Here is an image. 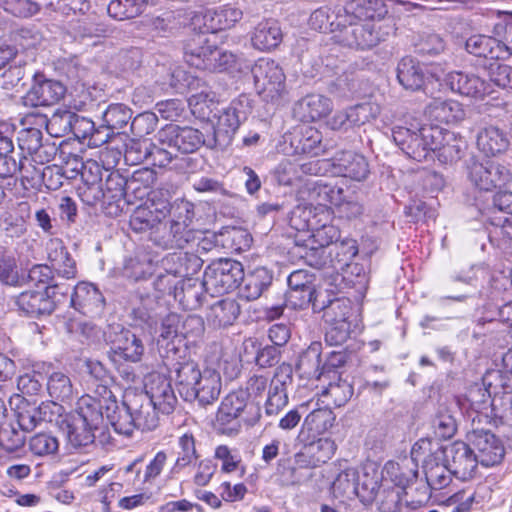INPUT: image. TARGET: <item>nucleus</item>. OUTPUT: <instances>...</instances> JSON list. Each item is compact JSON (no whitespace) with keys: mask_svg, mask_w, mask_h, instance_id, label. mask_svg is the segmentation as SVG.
I'll return each instance as SVG.
<instances>
[{"mask_svg":"<svg viewBox=\"0 0 512 512\" xmlns=\"http://www.w3.org/2000/svg\"><path fill=\"white\" fill-rule=\"evenodd\" d=\"M173 372L177 390L185 401H197L200 406L206 407L218 400L222 382L216 370H201L195 361L188 359L175 363Z\"/></svg>","mask_w":512,"mask_h":512,"instance_id":"f257e3e1","label":"nucleus"},{"mask_svg":"<svg viewBox=\"0 0 512 512\" xmlns=\"http://www.w3.org/2000/svg\"><path fill=\"white\" fill-rule=\"evenodd\" d=\"M68 442L74 448L93 444L96 438L101 444L109 442L107 423L99 413L96 402L88 397H80L76 413L62 422Z\"/></svg>","mask_w":512,"mask_h":512,"instance_id":"f03ea898","label":"nucleus"},{"mask_svg":"<svg viewBox=\"0 0 512 512\" xmlns=\"http://www.w3.org/2000/svg\"><path fill=\"white\" fill-rule=\"evenodd\" d=\"M244 278L243 265L232 259H219L212 262L204 272L202 283L198 287H189L183 290L187 301L195 302L192 308L202 305V288L211 295L224 294L240 287Z\"/></svg>","mask_w":512,"mask_h":512,"instance_id":"7ed1b4c3","label":"nucleus"},{"mask_svg":"<svg viewBox=\"0 0 512 512\" xmlns=\"http://www.w3.org/2000/svg\"><path fill=\"white\" fill-rule=\"evenodd\" d=\"M435 130L436 125L396 126L392 130V137L396 145L409 158L421 162L432 157L434 145L430 138L432 134H435Z\"/></svg>","mask_w":512,"mask_h":512,"instance_id":"20e7f679","label":"nucleus"},{"mask_svg":"<svg viewBox=\"0 0 512 512\" xmlns=\"http://www.w3.org/2000/svg\"><path fill=\"white\" fill-rule=\"evenodd\" d=\"M391 27L378 22L357 23L346 19L340 30V41L357 50H369L386 41Z\"/></svg>","mask_w":512,"mask_h":512,"instance_id":"39448f33","label":"nucleus"},{"mask_svg":"<svg viewBox=\"0 0 512 512\" xmlns=\"http://www.w3.org/2000/svg\"><path fill=\"white\" fill-rule=\"evenodd\" d=\"M246 97L233 100L220 111L214 127L213 137L208 147L224 149L229 146L241 122L246 119L249 110Z\"/></svg>","mask_w":512,"mask_h":512,"instance_id":"423d86ee","label":"nucleus"},{"mask_svg":"<svg viewBox=\"0 0 512 512\" xmlns=\"http://www.w3.org/2000/svg\"><path fill=\"white\" fill-rule=\"evenodd\" d=\"M257 92L266 102L277 101L285 90V75L277 62L259 59L251 69Z\"/></svg>","mask_w":512,"mask_h":512,"instance_id":"0eeeda50","label":"nucleus"},{"mask_svg":"<svg viewBox=\"0 0 512 512\" xmlns=\"http://www.w3.org/2000/svg\"><path fill=\"white\" fill-rule=\"evenodd\" d=\"M436 453L443 457L450 471L457 478L465 481L474 476L478 461L470 443L455 441L446 446H437Z\"/></svg>","mask_w":512,"mask_h":512,"instance_id":"6e6552de","label":"nucleus"},{"mask_svg":"<svg viewBox=\"0 0 512 512\" xmlns=\"http://www.w3.org/2000/svg\"><path fill=\"white\" fill-rule=\"evenodd\" d=\"M67 92L66 86L59 80L47 78L43 73L37 72L33 76L32 84L22 101L25 107H48L60 102Z\"/></svg>","mask_w":512,"mask_h":512,"instance_id":"1a4fd4ad","label":"nucleus"},{"mask_svg":"<svg viewBox=\"0 0 512 512\" xmlns=\"http://www.w3.org/2000/svg\"><path fill=\"white\" fill-rule=\"evenodd\" d=\"M106 341L111 344L114 354L125 361L138 363L145 353V345L140 336L123 327L121 324H111L105 332Z\"/></svg>","mask_w":512,"mask_h":512,"instance_id":"9d476101","label":"nucleus"},{"mask_svg":"<svg viewBox=\"0 0 512 512\" xmlns=\"http://www.w3.org/2000/svg\"><path fill=\"white\" fill-rule=\"evenodd\" d=\"M157 141L167 144L168 148L173 149L176 153L183 154L193 153L202 145L208 146V141L203 133L192 127H180L178 125L169 124L160 129L156 135Z\"/></svg>","mask_w":512,"mask_h":512,"instance_id":"9b49d317","label":"nucleus"},{"mask_svg":"<svg viewBox=\"0 0 512 512\" xmlns=\"http://www.w3.org/2000/svg\"><path fill=\"white\" fill-rule=\"evenodd\" d=\"M467 169L471 183L483 191H491L512 181V172L506 166L493 161L480 163L472 160Z\"/></svg>","mask_w":512,"mask_h":512,"instance_id":"f8f14e48","label":"nucleus"},{"mask_svg":"<svg viewBox=\"0 0 512 512\" xmlns=\"http://www.w3.org/2000/svg\"><path fill=\"white\" fill-rule=\"evenodd\" d=\"M194 206L188 201H180L172 209L170 220L173 232V249H183L200 239L201 232L191 228Z\"/></svg>","mask_w":512,"mask_h":512,"instance_id":"ddd939ff","label":"nucleus"},{"mask_svg":"<svg viewBox=\"0 0 512 512\" xmlns=\"http://www.w3.org/2000/svg\"><path fill=\"white\" fill-rule=\"evenodd\" d=\"M104 213L111 217L119 216L125 207L133 203L130 194L126 192L128 180L122 176L119 171H110L105 168Z\"/></svg>","mask_w":512,"mask_h":512,"instance_id":"4468645a","label":"nucleus"},{"mask_svg":"<svg viewBox=\"0 0 512 512\" xmlns=\"http://www.w3.org/2000/svg\"><path fill=\"white\" fill-rule=\"evenodd\" d=\"M467 440L476 452L478 463L483 466H494L503 460L505 455L504 445L491 431L473 430L467 434Z\"/></svg>","mask_w":512,"mask_h":512,"instance_id":"2eb2a0df","label":"nucleus"},{"mask_svg":"<svg viewBox=\"0 0 512 512\" xmlns=\"http://www.w3.org/2000/svg\"><path fill=\"white\" fill-rule=\"evenodd\" d=\"M434 133L430 138L434 145L432 156L435 155L441 163L450 165L461 160L468 147L464 138L439 126H436Z\"/></svg>","mask_w":512,"mask_h":512,"instance_id":"dca6fc26","label":"nucleus"},{"mask_svg":"<svg viewBox=\"0 0 512 512\" xmlns=\"http://www.w3.org/2000/svg\"><path fill=\"white\" fill-rule=\"evenodd\" d=\"M70 305L79 313L93 318L103 313L105 298L94 284L83 281L74 287Z\"/></svg>","mask_w":512,"mask_h":512,"instance_id":"f3484780","label":"nucleus"},{"mask_svg":"<svg viewBox=\"0 0 512 512\" xmlns=\"http://www.w3.org/2000/svg\"><path fill=\"white\" fill-rule=\"evenodd\" d=\"M184 57L188 65L199 70L215 71L214 51L216 46L210 44L205 33L195 35L184 48Z\"/></svg>","mask_w":512,"mask_h":512,"instance_id":"a211bd4d","label":"nucleus"},{"mask_svg":"<svg viewBox=\"0 0 512 512\" xmlns=\"http://www.w3.org/2000/svg\"><path fill=\"white\" fill-rule=\"evenodd\" d=\"M388 9L383 0H348L343 7L338 8V16L346 19L375 22L383 19Z\"/></svg>","mask_w":512,"mask_h":512,"instance_id":"6ab92c4d","label":"nucleus"},{"mask_svg":"<svg viewBox=\"0 0 512 512\" xmlns=\"http://www.w3.org/2000/svg\"><path fill=\"white\" fill-rule=\"evenodd\" d=\"M47 259L54 275L62 279H74L77 276L75 260L71 257L63 241L59 238L50 239L46 245Z\"/></svg>","mask_w":512,"mask_h":512,"instance_id":"aec40b11","label":"nucleus"},{"mask_svg":"<svg viewBox=\"0 0 512 512\" xmlns=\"http://www.w3.org/2000/svg\"><path fill=\"white\" fill-rule=\"evenodd\" d=\"M146 393L154 407L163 414H170L177 404V397L170 381L160 374L153 375L145 385Z\"/></svg>","mask_w":512,"mask_h":512,"instance_id":"412c9836","label":"nucleus"},{"mask_svg":"<svg viewBox=\"0 0 512 512\" xmlns=\"http://www.w3.org/2000/svg\"><path fill=\"white\" fill-rule=\"evenodd\" d=\"M125 405H128L135 419L137 429L153 430L158 425V416L156 407L149 400V397L143 393L127 394L125 396Z\"/></svg>","mask_w":512,"mask_h":512,"instance_id":"4be33fe9","label":"nucleus"},{"mask_svg":"<svg viewBox=\"0 0 512 512\" xmlns=\"http://www.w3.org/2000/svg\"><path fill=\"white\" fill-rule=\"evenodd\" d=\"M54 408L59 410L61 407L54 401L41 403L39 406L29 403L19 406L16 412L17 426L25 433L34 430L42 422H52Z\"/></svg>","mask_w":512,"mask_h":512,"instance_id":"5701e85b","label":"nucleus"},{"mask_svg":"<svg viewBox=\"0 0 512 512\" xmlns=\"http://www.w3.org/2000/svg\"><path fill=\"white\" fill-rule=\"evenodd\" d=\"M336 172L355 181H364L369 173V164L366 158L352 151H342L333 158Z\"/></svg>","mask_w":512,"mask_h":512,"instance_id":"b1692460","label":"nucleus"},{"mask_svg":"<svg viewBox=\"0 0 512 512\" xmlns=\"http://www.w3.org/2000/svg\"><path fill=\"white\" fill-rule=\"evenodd\" d=\"M16 303L20 310L31 317L50 315L56 307V300L51 298L46 288L42 291H24L17 297Z\"/></svg>","mask_w":512,"mask_h":512,"instance_id":"393cba45","label":"nucleus"},{"mask_svg":"<svg viewBox=\"0 0 512 512\" xmlns=\"http://www.w3.org/2000/svg\"><path fill=\"white\" fill-rule=\"evenodd\" d=\"M283 40L280 23L272 18L259 22L251 32L250 41L253 48L260 51H271Z\"/></svg>","mask_w":512,"mask_h":512,"instance_id":"a878e982","label":"nucleus"},{"mask_svg":"<svg viewBox=\"0 0 512 512\" xmlns=\"http://www.w3.org/2000/svg\"><path fill=\"white\" fill-rule=\"evenodd\" d=\"M333 109L331 99L321 94H308L294 106V115L303 122L315 121L330 114Z\"/></svg>","mask_w":512,"mask_h":512,"instance_id":"bb28decb","label":"nucleus"},{"mask_svg":"<svg viewBox=\"0 0 512 512\" xmlns=\"http://www.w3.org/2000/svg\"><path fill=\"white\" fill-rule=\"evenodd\" d=\"M476 144L486 156L494 157L507 151L510 140L506 131L495 125H488L478 131Z\"/></svg>","mask_w":512,"mask_h":512,"instance_id":"cd10ccee","label":"nucleus"},{"mask_svg":"<svg viewBox=\"0 0 512 512\" xmlns=\"http://www.w3.org/2000/svg\"><path fill=\"white\" fill-rule=\"evenodd\" d=\"M396 76L399 84L410 91L421 90L426 78L423 65L411 56L400 59L396 67Z\"/></svg>","mask_w":512,"mask_h":512,"instance_id":"c85d7f7f","label":"nucleus"},{"mask_svg":"<svg viewBox=\"0 0 512 512\" xmlns=\"http://www.w3.org/2000/svg\"><path fill=\"white\" fill-rule=\"evenodd\" d=\"M445 82L456 93L467 97H482L486 91V83L474 73L453 71L445 76Z\"/></svg>","mask_w":512,"mask_h":512,"instance_id":"c756f323","label":"nucleus"},{"mask_svg":"<svg viewBox=\"0 0 512 512\" xmlns=\"http://www.w3.org/2000/svg\"><path fill=\"white\" fill-rule=\"evenodd\" d=\"M157 298V296H151L149 294H137L135 299L132 301V307L129 314L134 325H146L151 329L157 325V309L159 307Z\"/></svg>","mask_w":512,"mask_h":512,"instance_id":"7c9ffc66","label":"nucleus"},{"mask_svg":"<svg viewBox=\"0 0 512 512\" xmlns=\"http://www.w3.org/2000/svg\"><path fill=\"white\" fill-rule=\"evenodd\" d=\"M202 265L203 260L195 253H171L162 259L163 270L174 273L179 279L197 274Z\"/></svg>","mask_w":512,"mask_h":512,"instance_id":"2f4dec72","label":"nucleus"},{"mask_svg":"<svg viewBox=\"0 0 512 512\" xmlns=\"http://www.w3.org/2000/svg\"><path fill=\"white\" fill-rule=\"evenodd\" d=\"M512 218V192L498 191L492 197V204L487 209L486 221L492 228L489 231H496L504 228Z\"/></svg>","mask_w":512,"mask_h":512,"instance_id":"473e14b6","label":"nucleus"},{"mask_svg":"<svg viewBox=\"0 0 512 512\" xmlns=\"http://www.w3.org/2000/svg\"><path fill=\"white\" fill-rule=\"evenodd\" d=\"M426 114L434 121L445 124H456L465 118V111L456 100L434 98L426 107Z\"/></svg>","mask_w":512,"mask_h":512,"instance_id":"72a5a7b5","label":"nucleus"},{"mask_svg":"<svg viewBox=\"0 0 512 512\" xmlns=\"http://www.w3.org/2000/svg\"><path fill=\"white\" fill-rule=\"evenodd\" d=\"M240 312V305L235 299L225 298L209 307L206 319L214 328H225L234 324Z\"/></svg>","mask_w":512,"mask_h":512,"instance_id":"f704fd0d","label":"nucleus"},{"mask_svg":"<svg viewBox=\"0 0 512 512\" xmlns=\"http://www.w3.org/2000/svg\"><path fill=\"white\" fill-rule=\"evenodd\" d=\"M243 17L241 9L232 5H224L209 9L203 14L206 31L216 32L233 27Z\"/></svg>","mask_w":512,"mask_h":512,"instance_id":"c9c22d12","label":"nucleus"},{"mask_svg":"<svg viewBox=\"0 0 512 512\" xmlns=\"http://www.w3.org/2000/svg\"><path fill=\"white\" fill-rule=\"evenodd\" d=\"M273 275L265 267H258L252 272L244 275L242 286L240 287V296L248 301L258 299L262 293L272 284Z\"/></svg>","mask_w":512,"mask_h":512,"instance_id":"e433bc0d","label":"nucleus"},{"mask_svg":"<svg viewBox=\"0 0 512 512\" xmlns=\"http://www.w3.org/2000/svg\"><path fill=\"white\" fill-rule=\"evenodd\" d=\"M479 276H481L483 280H488L489 282L493 280L486 269L480 267L475 268L474 266H472L469 271H462L452 275L447 283V287L452 290L455 288L456 284L462 283L465 286V289H463L459 294L448 295L445 299L457 302L465 301L472 295L468 288H476Z\"/></svg>","mask_w":512,"mask_h":512,"instance_id":"4c0bfd02","label":"nucleus"},{"mask_svg":"<svg viewBox=\"0 0 512 512\" xmlns=\"http://www.w3.org/2000/svg\"><path fill=\"white\" fill-rule=\"evenodd\" d=\"M432 457L433 455H429L423 460L425 479L431 489L441 490L450 484L453 473L446 462L439 463V460L443 458L441 455Z\"/></svg>","mask_w":512,"mask_h":512,"instance_id":"58836bf2","label":"nucleus"},{"mask_svg":"<svg viewBox=\"0 0 512 512\" xmlns=\"http://www.w3.org/2000/svg\"><path fill=\"white\" fill-rule=\"evenodd\" d=\"M313 311H323L324 321L328 325L351 323L349 318L352 315V303L346 298L330 300L327 305L314 302Z\"/></svg>","mask_w":512,"mask_h":512,"instance_id":"ea45409f","label":"nucleus"},{"mask_svg":"<svg viewBox=\"0 0 512 512\" xmlns=\"http://www.w3.org/2000/svg\"><path fill=\"white\" fill-rule=\"evenodd\" d=\"M247 401V393L244 390L229 393L219 406L217 421L226 425L236 420L247 407Z\"/></svg>","mask_w":512,"mask_h":512,"instance_id":"a19ab883","label":"nucleus"},{"mask_svg":"<svg viewBox=\"0 0 512 512\" xmlns=\"http://www.w3.org/2000/svg\"><path fill=\"white\" fill-rule=\"evenodd\" d=\"M74 112L70 110H57L51 118L45 115H36L40 125L46 127L47 132L54 137H64L71 133ZM34 115H27L26 121Z\"/></svg>","mask_w":512,"mask_h":512,"instance_id":"79ce46f5","label":"nucleus"},{"mask_svg":"<svg viewBox=\"0 0 512 512\" xmlns=\"http://www.w3.org/2000/svg\"><path fill=\"white\" fill-rule=\"evenodd\" d=\"M104 419L113 427L114 431L120 435L131 436L135 429V419L132 415L128 405H125V400L119 406L116 402V407L104 410Z\"/></svg>","mask_w":512,"mask_h":512,"instance_id":"37998d69","label":"nucleus"},{"mask_svg":"<svg viewBox=\"0 0 512 512\" xmlns=\"http://www.w3.org/2000/svg\"><path fill=\"white\" fill-rule=\"evenodd\" d=\"M353 386L346 380L341 378L337 382H330L320 394L322 403L326 406L342 407L344 406L353 396Z\"/></svg>","mask_w":512,"mask_h":512,"instance_id":"c03bdc74","label":"nucleus"},{"mask_svg":"<svg viewBox=\"0 0 512 512\" xmlns=\"http://www.w3.org/2000/svg\"><path fill=\"white\" fill-rule=\"evenodd\" d=\"M155 263L149 255L141 253L125 261L123 275L135 282L146 280L155 272Z\"/></svg>","mask_w":512,"mask_h":512,"instance_id":"a18cd8bd","label":"nucleus"},{"mask_svg":"<svg viewBox=\"0 0 512 512\" xmlns=\"http://www.w3.org/2000/svg\"><path fill=\"white\" fill-rule=\"evenodd\" d=\"M338 8L331 10L327 7L316 9L309 18V25L312 29L322 33L341 30L345 20L344 16H338Z\"/></svg>","mask_w":512,"mask_h":512,"instance_id":"49530a36","label":"nucleus"},{"mask_svg":"<svg viewBox=\"0 0 512 512\" xmlns=\"http://www.w3.org/2000/svg\"><path fill=\"white\" fill-rule=\"evenodd\" d=\"M499 378V371H490L483 376L482 386L475 384L470 387L467 398L473 407L481 409L489 402L491 395L497 393V387L493 385V380Z\"/></svg>","mask_w":512,"mask_h":512,"instance_id":"de8ad7c7","label":"nucleus"},{"mask_svg":"<svg viewBox=\"0 0 512 512\" xmlns=\"http://www.w3.org/2000/svg\"><path fill=\"white\" fill-rule=\"evenodd\" d=\"M321 344L312 343L306 351H304L298 360L297 371L301 377L319 378L322 374L321 369Z\"/></svg>","mask_w":512,"mask_h":512,"instance_id":"09e8293b","label":"nucleus"},{"mask_svg":"<svg viewBox=\"0 0 512 512\" xmlns=\"http://www.w3.org/2000/svg\"><path fill=\"white\" fill-rule=\"evenodd\" d=\"M334 494L351 499L355 495L363 496L360 490L359 474L355 468H347L340 472L332 484Z\"/></svg>","mask_w":512,"mask_h":512,"instance_id":"8fccbe9b","label":"nucleus"},{"mask_svg":"<svg viewBox=\"0 0 512 512\" xmlns=\"http://www.w3.org/2000/svg\"><path fill=\"white\" fill-rule=\"evenodd\" d=\"M132 114V110L125 104L115 103L107 107L102 115V120L105 126L117 135L129 124Z\"/></svg>","mask_w":512,"mask_h":512,"instance_id":"3c124183","label":"nucleus"},{"mask_svg":"<svg viewBox=\"0 0 512 512\" xmlns=\"http://www.w3.org/2000/svg\"><path fill=\"white\" fill-rule=\"evenodd\" d=\"M465 48L468 53L476 57L490 59H501L499 54L498 42L494 37L485 35H473L467 39Z\"/></svg>","mask_w":512,"mask_h":512,"instance_id":"603ef678","label":"nucleus"},{"mask_svg":"<svg viewBox=\"0 0 512 512\" xmlns=\"http://www.w3.org/2000/svg\"><path fill=\"white\" fill-rule=\"evenodd\" d=\"M147 3V0H112L107 11L112 18L122 21L142 14Z\"/></svg>","mask_w":512,"mask_h":512,"instance_id":"864d4df0","label":"nucleus"},{"mask_svg":"<svg viewBox=\"0 0 512 512\" xmlns=\"http://www.w3.org/2000/svg\"><path fill=\"white\" fill-rule=\"evenodd\" d=\"M294 253L313 268L321 269L326 264L325 248L309 238L302 243L297 241Z\"/></svg>","mask_w":512,"mask_h":512,"instance_id":"5fc2aeb1","label":"nucleus"},{"mask_svg":"<svg viewBox=\"0 0 512 512\" xmlns=\"http://www.w3.org/2000/svg\"><path fill=\"white\" fill-rule=\"evenodd\" d=\"M47 391L52 399L62 402L72 399L74 394L71 379L63 372H53L48 377Z\"/></svg>","mask_w":512,"mask_h":512,"instance_id":"6e6d98bb","label":"nucleus"},{"mask_svg":"<svg viewBox=\"0 0 512 512\" xmlns=\"http://www.w3.org/2000/svg\"><path fill=\"white\" fill-rule=\"evenodd\" d=\"M172 473H180L198 458L195 439L191 433H185L178 438V450Z\"/></svg>","mask_w":512,"mask_h":512,"instance_id":"4d7b16f0","label":"nucleus"},{"mask_svg":"<svg viewBox=\"0 0 512 512\" xmlns=\"http://www.w3.org/2000/svg\"><path fill=\"white\" fill-rule=\"evenodd\" d=\"M336 416L331 408H318L310 412L304 419L303 426L314 434H323L328 431L335 422Z\"/></svg>","mask_w":512,"mask_h":512,"instance_id":"13d9d810","label":"nucleus"},{"mask_svg":"<svg viewBox=\"0 0 512 512\" xmlns=\"http://www.w3.org/2000/svg\"><path fill=\"white\" fill-rule=\"evenodd\" d=\"M154 181L155 175L152 170H137L128 180V184L126 185V192L130 194L131 199L133 195L134 198L142 200L146 196H150L151 192H149V189Z\"/></svg>","mask_w":512,"mask_h":512,"instance_id":"bf43d9fd","label":"nucleus"},{"mask_svg":"<svg viewBox=\"0 0 512 512\" xmlns=\"http://www.w3.org/2000/svg\"><path fill=\"white\" fill-rule=\"evenodd\" d=\"M160 221L146 206L139 205L129 219L130 228L136 233L149 232V237L157 229Z\"/></svg>","mask_w":512,"mask_h":512,"instance_id":"052dcab7","label":"nucleus"},{"mask_svg":"<svg viewBox=\"0 0 512 512\" xmlns=\"http://www.w3.org/2000/svg\"><path fill=\"white\" fill-rule=\"evenodd\" d=\"M310 197L319 205L327 206L330 204L336 206L344 201V189L337 185L317 183L311 190Z\"/></svg>","mask_w":512,"mask_h":512,"instance_id":"680f3d73","label":"nucleus"},{"mask_svg":"<svg viewBox=\"0 0 512 512\" xmlns=\"http://www.w3.org/2000/svg\"><path fill=\"white\" fill-rule=\"evenodd\" d=\"M302 153L317 157L328 151V146L323 143L322 134L315 128H306L299 140V147Z\"/></svg>","mask_w":512,"mask_h":512,"instance_id":"e2e57ef3","label":"nucleus"},{"mask_svg":"<svg viewBox=\"0 0 512 512\" xmlns=\"http://www.w3.org/2000/svg\"><path fill=\"white\" fill-rule=\"evenodd\" d=\"M305 448L307 449L308 457L312 459V463L319 466L333 457L336 451V444L330 438H319L305 445Z\"/></svg>","mask_w":512,"mask_h":512,"instance_id":"0e129e2a","label":"nucleus"},{"mask_svg":"<svg viewBox=\"0 0 512 512\" xmlns=\"http://www.w3.org/2000/svg\"><path fill=\"white\" fill-rule=\"evenodd\" d=\"M433 429L435 435L441 439H449L456 433V419L447 407L440 406L433 420Z\"/></svg>","mask_w":512,"mask_h":512,"instance_id":"69168bd1","label":"nucleus"},{"mask_svg":"<svg viewBox=\"0 0 512 512\" xmlns=\"http://www.w3.org/2000/svg\"><path fill=\"white\" fill-rule=\"evenodd\" d=\"M25 443V435L12 423H0V447L7 452L20 449Z\"/></svg>","mask_w":512,"mask_h":512,"instance_id":"338daca9","label":"nucleus"},{"mask_svg":"<svg viewBox=\"0 0 512 512\" xmlns=\"http://www.w3.org/2000/svg\"><path fill=\"white\" fill-rule=\"evenodd\" d=\"M151 142L140 139H129L125 143L124 158L129 165H137L149 158Z\"/></svg>","mask_w":512,"mask_h":512,"instance_id":"774afa93","label":"nucleus"}]
</instances>
